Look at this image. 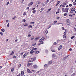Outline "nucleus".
Segmentation results:
<instances>
[{
  "label": "nucleus",
  "mask_w": 76,
  "mask_h": 76,
  "mask_svg": "<svg viewBox=\"0 0 76 76\" xmlns=\"http://www.w3.org/2000/svg\"><path fill=\"white\" fill-rule=\"evenodd\" d=\"M45 39V38L43 37L40 39L39 40V42H40V43H39L38 45H40V44H44L43 40Z\"/></svg>",
  "instance_id": "obj_1"
},
{
  "label": "nucleus",
  "mask_w": 76,
  "mask_h": 76,
  "mask_svg": "<svg viewBox=\"0 0 76 76\" xmlns=\"http://www.w3.org/2000/svg\"><path fill=\"white\" fill-rule=\"evenodd\" d=\"M69 8H66L64 10H63L62 11L63 12H66L68 13V10H69Z\"/></svg>",
  "instance_id": "obj_2"
},
{
  "label": "nucleus",
  "mask_w": 76,
  "mask_h": 76,
  "mask_svg": "<svg viewBox=\"0 0 76 76\" xmlns=\"http://www.w3.org/2000/svg\"><path fill=\"white\" fill-rule=\"evenodd\" d=\"M37 48H33L31 50V51H30V53L31 54H32L34 52L33 51L35 50H37Z\"/></svg>",
  "instance_id": "obj_3"
},
{
  "label": "nucleus",
  "mask_w": 76,
  "mask_h": 76,
  "mask_svg": "<svg viewBox=\"0 0 76 76\" xmlns=\"http://www.w3.org/2000/svg\"><path fill=\"white\" fill-rule=\"evenodd\" d=\"M71 10H72L70 11V13H73L74 12H75L76 9H75V8H73Z\"/></svg>",
  "instance_id": "obj_4"
},
{
  "label": "nucleus",
  "mask_w": 76,
  "mask_h": 76,
  "mask_svg": "<svg viewBox=\"0 0 76 76\" xmlns=\"http://www.w3.org/2000/svg\"><path fill=\"white\" fill-rule=\"evenodd\" d=\"M66 22L67 25H69L70 24V20H69V19H67L66 20Z\"/></svg>",
  "instance_id": "obj_5"
},
{
  "label": "nucleus",
  "mask_w": 76,
  "mask_h": 76,
  "mask_svg": "<svg viewBox=\"0 0 76 76\" xmlns=\"http://www.w3.org/2000/svg\"><path fill=\"white\" fill-rule=\"evenodd\" d=\"M65 2L66 3H63V5H66V4H67V3H68V2H67V1H66Z\"/></svg>",
  "instance_id": "obj_6"
},
{
  "label": "nucleus",
  "mask_w": 76,
  "mask_h": 76,
  "mask_svg": "<svg viewBox=\"0 0 76 76\" xmlns=\"http://www.w3.org/2000/svg\"><path fill=\"white\" fill-rule=\"evenodd\" d=\"M27 55H28V53H25V54H24V55H23V58H24Z\"/></svg>",
  "instance_id": "obj_7"
},
{
  "label": "nucleus",
  "mask_w": 76,
  "mask_h": 76,
  "mask_svg": "<svg viewBox=\"0 0 76 76\" xmlns=\"http://www.w3.org/2000/svg\"><path fill=\"white\" fill-rule=\"evenodd\" d=\"M52 57L53 58H56V56L54 54H52Z\"/></svg>",
  "instance_id": "obj_8"
},
{
  "label": "nucleus",
  "mask_w": 76,
  "mask_h": 76,
  "mask_svg": "<svg viewBox=\"0 0 76 76\" xmlns=\"http://www.w3.org/2000/svg\"><path fill=\"white\" fill-rule=\"evenodd\" d=\"M27 72L28 73H31L32 72L31 71H30V70L29 69H28L27 70Z\"/></svg>",
  "instance_id": "obj_9"
},
{
  "label": "nucleus",
  "mask_w": 76,
  "mask_h": 76,
  "mask_svg": "<svg viewBox=\"0 0 76 76\" xmlns=\"http://www.w3.org/2000/svg\"><path fill=\"white\" fill-rule=\"evenodd\" d=\"M33 2H31L28 4V6H29L30 7V6H31V5H32V4H33Z\"/></svg>",
  "instance_id": "obj_10"
},
{
  "label": "nucleus",
  "mask_w": 76,
  "mask_h": 76,
  "mask_svg": "<svg viewBox=\"0 0 76 76\" xmlns=\"http://www.w3.org/2000/svg\"><path fill=\"white\" fill-rule=\"evenodd\" d=\"M62 48V45H60L59 47L58 48V50H60Z\"/></svg>",
  "instance_id": "obj_11"
},
{
  "label": "nucleus",
  "mask_w": 76,
  "mask_h": 76,
  "mask_svg": "<svg viewBox=\"0 0 76 76\" xmlns=\"http://www.w3.org/2000/svg\"><path fill=\"white\" fill-rule=\"evenodd\" d=\"M36 57H34V58H31L32 60L33 61H35L36 60Z\"/></svg>",
  "instance_id": "obj_12"
},
{
  "label": "nucleus",
  "mask_w": 76,
  "mask_h": 76,
  "mask_svg": "<svg viewBox=\"0 0 76 76\" xmlns=\"http://www.w3.org/2000/svg\"><path fill=\"white\" fill-rule=\"evenodd\" d=\"M15 52L14 51H13L12 52V53H11V54H10V56H12V55H13L14 54V53Z\"/></svg>",
  "instance_id": "obj_13"
},
{
  "label": "nucleus",
  "mask_w": 76,
  "mask_h": 76,
  "mask_svg": "<svg viewBox=\"0 0 76 76\" xmlns=\"http://www.w3.org/2000/svg\"><path fill=\"white\" fill-rule=\"evenodd\" d=\"M32 64V63H29L28 64L27 66L28 67L30 65H31Z\"/></svg>",
  "instance_id": "obj_14"
},
{
  "label": "nucleus",
  "mask_w": 76,
  "mask_h": 76,
  "mask_svg": "<svg viewBox=\"0 0 76 76\" xmlns=\"http://www.w3.org/2000/svg\"><path fill=\"white\" fill-rule=\"evenodd\" d=\"M39 37H37L35 38V40L37 41L38 39H39Z\"/></svg>",
  "instance_id": "obj_15"
},
{
  "label": "nucleus",
  "mask_w": 76,
  "mask_h": 76,
  "mask_svg": "<svg viewBox=\"0 0 76 76\" xmlns=\"http://www.w3.org/2000/svg\"><path fill=\"white\" fill-rule=\"evenodd\" d=\"M60 6L61 7H65V6L63 5H61Z\"/></svg>",
  "instance_id": "obj_16"
},
{
  "label": "nucleus",
  "mask_w": 76,
  "mask_h": 76,
  "mask_svg": "<svg viewBox=\"0 0 76 76\" xmlns=\"http://www.w3.org/2000/svg\"><path fill=\"white\" fill-rule=\"evenodd\" d=\"M39 53V52L38 51H37L35 52V53L36 54H38Z\"/></svg>",
  "instance_id": "obj_17"
},
{
  "label": "nucleus",
  "mask_w": 76,
  "mask_h": 76,
  "mask_svg": "<svg viewBox=\"0 0 76 76\" xmlns=\"http://www.w3.org/2000/svg\"><path fill=\"white\" fill-rule=\"evenodd\" d=\"M34 67V68L37 69V65H35L33 66Z\"/></svg>",
  "instance_id": "obj_18"
},
{
  "label": "nucleus",
  "mask_w": 76,
  "mask_h": 76,
  "mask_svg": "<svg viewBox=\"0 0 76 76\" xmlns=\"http://www.w3.org/2000/svg\"><path fill=\"white\" fill-rule=\"evenodd\" d=\"M34 37H32L31 38V40H34Z\"/></svg>",
  "instance_id": "obj_19"
},
{
  "label": "nucleus",
  "mask_w": 76,
  "mask_h": 76,
  "mask_svg": "<svg viewBox=\"0 0 76 76\" xmlns=\"http://www.w3.org/2000/svg\"><path fill=\"white\" fill-rule=\"evenodd\" d=\"M51 63H52V61H48V64H51Z\"/></svg>",
  "instance_id": "obj_20"
},
{
  "label": "nucleus",
  "mask_w": 76,
  "mask_h": 76,
  "mask_svg": "<svg viewBox=\"0 0 76 76\" xmlns=\"http://www.w3.org/2000/svg\"><path fill=\"white\" fill-rule=\"evenodd\" d=\"M21 74L23 75H24V72L23 71L21 72Z\"/></svg>",
  "instance_id": "obj_21"
},
{
  "label": "nucleus",
  "mask_w": 76,
  "mask_h": 76,
  "mask_svg": "<svg viewBox=\"0 0 76 76\" xmlns=\"http://www.w3.org/2000/svg\"><path fill=\"white\" fill-rule=\"evenodd\" d=\"M75 38V36H73L72 37H70V39H72L74 38Z\"/></svg>",
  "instance_id": "obj_22"
},
{
  "label": "nucleus",
  "mask_w": 76,
  "mask_h": 76,
  "mask_svg": "<svg viewBox=\"0 0 76 76\" xmlns=\"http://www.w3.org/2000/svg\"><path fill=\"white\" fill-rule=\"evenodd\" d=\"M44 67L47 68L48 67V65L46 64L44 66Z\"/></svg>",
  "instance_id": "obj_23"
},
{
  "label": "nucleus",
  "mask_w": 76,
  "mask_h": 76,
  "mask_svg": "<svg viewBox=\"0 0 76 76\" xmlns=\"http://www.w3.org/2000/svg\"><path fill=\"white\" fill-rule=\"evenodd\" d=\"M0 34L1 35V36H2L3 35V33L1 32H0Z\"/></svg>",
  "instance_id": "obj_24"
},
{
  "label": "nucleus",
  "mask_w": 76,
  "mask_h": 76,
  "mask_svg": "<svg viewBox=\"0 0 76 76\" xmlns=\"http://www.w3.org/2000/svg\"><path fill=\"white\" fill-rule=\"evenodd\" d=\"M1 31L2 32H4V31H5V30L4 29H2L1 30Z\"/></svg>",
  "instance_id": "obj_25"
},
{
  "label": "nucleus",
  "mask_w": 76,
  "mask_h": 76,
  "mask_svg": "<svg viewBox=\"0 0 76 76\" xmlns=\"http://www.w3.org/2000/svg\"><path fill=\"white\" fill-rule=\"evenodd\" d=\"M66 35H63V37L65 39L66 38Z\"/></svg>",
  "instance_id": "obj_26"
},
{
  "label": "nucleus",
  "mask_w": 76,
  "mask_h": 76,
  "mask_svg": "<svg viewBox=\"0 0 76 76\" xmlns=\"http://www.w3.org/2000/svg\"><path fill=\"white\" fill-rule=\"evenodd\" d=\"M45 34H47L48 33V30H46V31L45 32Z\"/></svg>",
  "instance_id": "obj_27"
},
{
  "label": "nucleus",
  "mask_w": 76,
  "mask_h": 76,
  "mask_svg": "<svg viewBox=\"0 0 76 76\" xmlns=\"http://www.w3.org/2000/svg\"><path fill=\"white\" fill-rule=\"evenodd\" d=\"M57 43L56 42H54V43H53V45H57Z\"/></svg>",
  "instance_id": "obj_28"
},
{
  "label": "nucleus",
  "mask_w": 76,
  "mask_h": 76,
  "mask_svg": "<svg viewBox=\"0 0 76 76\" xmlns=\"http://www.w3.org/2000/svg\"><path fill=\"white\" fill-rule=\"evenodd\" d=\"M32 12H33V13H35V12H36V10H34Z\"/></svg>",
  "instance_id": "obj_29"
},
{
  "label": "nucleus",
  "mask_w": 76,
  "mask_h": 76,
  "mask_svg": "<svg viewBox=\"0 0 76 76\" xmlns=\"http://www.w3.org/2000/svg\"><path fill=\"white\" fill-rule=\"evenodd\" d=\"M26 12H25L23 14V15H24V16H25L26 15Z\"/></svg>",
  "instance_id": "obj_30"
},
{
  "label": "nucleus",
  "mask_w": 76,
  "mask_h": 76,
  "mask_svg": "<svg viewBox=\"0 0 76 76\" xmlns=\"http://www.w3.org/2000/svg\"><path fill=\"white\" fill-rule=\"evenodd\" d=\"M24 26H28V24L25 23L24 25Z\"/></svg>",
  "instance_id": "obj_31"
},
{
  "label": "nucleus",
  "mask_w": 76,
  "mask_h": 76,
  "mask_svg": "<svg viewBox=\"0 0 76 76\" xmlns=\"http://www.w3.org/2000/svg\"><path fill=\"white\" fill-rule=\"evenodd\" d=\"M28 28H32V26L31 25L28 26Z\"/></svg>",
  "instance_id": "obj_32"
},
{
  "label": "nucleus",
  "mask_w": 76,
  "mask_h": 76,
  "mask_svg": "<svg viewBox=\"0 0 76 76\" xmlns=\"http://www.w3.org/2000/svg\"><path fill=\"white\" fill-rule=\"evenodd\" d=\"M11 71L12 72H13L14 71V68H12V69H11Z\"/></svg>",
  "instance_id": "obj_33"
},
{
  "label": "nucleus",
  "mask_w": 76,
  "mask_h": 76,
  "mask_svg": "<svg viewBox=\"0 0 76 76\" xmlns=\"http://www.w3.org/2000/svg\"><path fill=\"white\" fill-rule=\"evenodd\" d=\"M30 23L31 24H34V23H35V22H31Z\"/></svg>",
  "instance_id": "obj_34"
},
{
  "label": "nucleus",
  "mask_w": 76,
  "mask_h": 76,
  "mask_svg": "<svg viewBox=\"0 0 76 76\" xmlns=\"http://www.w3.org/2000/svg\"><path fill=\"white\" fill-rule=\"evenodd\" d=\"M36 43H33V44L32 45H33V46H34V45H36Z\"/></svg>",
  "instance_id": "obj_35"
},
{
  "label": "nucleus",
  "mask_w": 76,
  "mask_h": 76,
  "mask_svg": "<svg viewBox=\"0 0 76 76\" xmlns=\"http://www.w3.org/2000/svg\"><path fill=\"white\" fill-rule=\"evenodd\" d=\"M51 51H52V52H53V53L55 52V51L54 50H51Z\"/></svg>",
  "instance_id": "obj_36"
},
{
  "label": "nucleus",
  "mask_w": 76,
  "mask_h": 76,
  "mask_svg": "<svg viewBox=\"0 0 76 76\" xmlns=\"http://www.w3.org/2000/svg\"><path fill=\"white\" fill-rule=\"evenodd\" d=\"M37 3L38 4H40V3H41V2H40L39 1H37Z\"/></svg>",
  "instance_id": "obj_37"
},
{
  "label": "nucleus",
  "mask_w": 76,
  "mask_h": 76,
  "mask_svg": "<svg viewBox=\"0 0 76 76\" xmlns=\"http://www.w3.org/2000/svg\"><path fill=\"white\" fill-rule=\"evenodd\" d=\"M73 4L74 5H76V3H75V2L73 3Z\"/></svg>",
  "instance_id": "obj_38"
},
{
  "label": "nucleus",
  "mask_w": 76,
  "mask_h": 76,
  "mask_svg": "<svg viewBox=\"0 0 76 76\" xmlns=\"http://www.w3.org/2000/svg\"><path fill=\"white\" fill-rule=\"evenodd\" d=\"M26 21V20L25 19H24L23 21V22H25V21Z\"/></svg>",
  "instance_id": "obj_39"
},
{
  "label": "nucleus",
  "mask_w": 76,
  "mask_h": 76,
  "mask_svg": "<svg viewBox=\"0 0 76 76\" xmlns=\"http://www.w3.org/2000/svg\"><path fill=\"white\" fill-rule=\"evenodd\" d=\"M51 10V9L50 8L49 9L48 11V12H49V11H50V10Z\"/></svg>",
  "instance_id": "obj_40"
},
{
  "label": "nucleus",
  "mask_w": 76,
  "mask_h": 76,
  "mask_svg": "<svg viewBox=\"0 0 76 76\" xmlns=\"http://www.w3.org/2000/svg\"><path fill=\"white\" fill-rule=\"evenodd\" d=\"M69 6H70V7H72V4H69Z\"/></svg>",
  "instance_id": "obj_41"
},
{
  "label": "nucleus",
  "mask_w": 76,
  "mask_h": 76,
  "mask_svg": "<svg viewBox=\"0 0 76 76\" xmlns=\"http://www.w3.org/2000/svg\"><path fill=\"white\" fill-rule=\"evenodd\" d=\"M60 1H59L57 2V3H58V4H59V3H60Z\"/></svg>",
  "instance_id": "obj_42"
},
{
  "label": "nucleus",
  "mask_w": 76,
  "mask_h": 76,
  "mask_svg": "<svg viewBox=\"0 0 76 76\" xmlns=\"http://www.w3.org/2000/svg\"><path fill=\"white\" fill-rule=\"evenodd\" d=\"M75 75V73H73L72 74V76H74Z\"/></svg>",
  "instance_id": "obj_43"
},
{
  "label": "nucleus",
  "mask_w": 76,
  "mask_h": 76,
  "mask_svg": "<svg viewBox=\"0 0 76 76\" xmlns=\"http://www.w3.org/2000/svg\"><path fill=\"white\" fill-rule=\"evenodd\" d=\"M9 2H8L7 3V6H8V4H9Z\"/></svg>",
  "instance_id": "obj_44"
},
{
  "label": "nucleus",
  "mask_w": 76,
  "mask_h": 76,
  "mask_svg": "<svg viewBox=\"0 0 76 76\" xmlns=\"http://www.w3.org/2000/svg\"><path fill=\"white\" fill-rule=\"evenodd\" d=\"M48 50H45V52L46 53H48Z\"/></svg>",
  "instance_id": "obj_45"
},
{
  "label": "nucleus",
  "mask_w": 76,
  "mask_h": 76,
  "mask_svg": "<svg viewBox=\"0 0 76 76\" xmlns=\"http://www.w3.org/2000/svg\"><path fill=\"white\" fill-rule=\"evenodd\" d=\"M67 13H65L64 14V16H66Z\"/></svg>",
  "instance_id": "obj_46"
},
{
  "label": "nucleus",
  "mask_w": 76,
  "mask_h": 76,
  "mask_svg": "<svg viewBox=\"0 0 76 76\" xmlns=\"http://www.w3.org/2000/svg\"><path fill=\"white\" fill-rule=\"evenodd\" d=\"M16 18V16H15L14 17L12 18V19H15Z\"/></svg>",
  "instance_id": "obj_47"
},
{
  "label": "nucleus",
  "mask_w": 76,
  "mask_h": 76,
  "mask_svg": "<svg viewBox=\"0 0 76 76\" xmlns=\"http://www.w3.org/2000/svg\"><path fill=\"white\" fill-rule=\"evenodd\" d=\"M57 23V21H55L54 22V23Z\"/></svg>",
  "instance_id": "obj_48"
},
{
  "label": "nucleus",
  "mask_w": 76,
  "mask_h": 76,
  "mask_svg": "<svg viewBox=\"0 0 76 76\" xmlns=\"http://www.w3.org/2000/svg\"><path fill=\"white\" fill-rule=\"evenodd\" d=\"M35 7L33 9H32V10H35Z\"/></svg>",
  "instance_id": "obj_49"
},
{
  "label": "nucleus",
  "mask_w": 76,
  "mask_h": 76,
  "mask_svg": "<svg viewBox=\"0 0 76 76\" xmlns=\"http://www.w3.org/2000/svg\"><path fill=\"white\" fill-rule=\"evenodd\" d=\"M7 26L8 27H9V23H8V24L7 25Z\"/></svg>",
  "instance_id": "obj_50"
},
{
  "label": "nucleus",
  "mask_w": 76,
  "mask_h": 76,
  "mask_svg": "<svg viewBox=\"0 0 76 76\" xmlns=\"http://www.w3.org/2000/svg\"><path fill=\"white\" fill-rule=\"evenodd\" d=\"M66 32H64V35H66Z\"/></svg>",
  "instance_id": "obj_51"
},
{
  "label": "nucleus",
  "mask_w": 76,
  "mask_h": 76,
  "mask_svg": "<svg viewBox=\"0 0 76 76\" xmlns=\"http://www.w3.org/2000/svg\"><path fill=\"white\" fill-rule=\"evenodd\" d=\"M31 71H32L31 72H34V70H32Z\"/></svg>",
  "instance_id": "obj_52"
},
{
  "label": "nucleus",
  "mask_w": 76,
  "mask_h": 76,
  "mask_svg": "<svg viewBox=\"0 0 76 76\" xmlns=\"http://www.w3.org/2000/svg\"><path fill=\"white\" fill-rule=\"evenodd\" d=\"M6 22H9V20H6Z\"/></svg>",
  "instance_id": "obj_53"
},
{
  "label": "nucleus",
  "mask_w": 76,
  "mask_h": 76,
  "mask_svg": "<svg viewBox=\"0 0 76 76\" xmlns=\"http://www.w3.org/2000/svg\"><path fill=\"white\" fill-rule=\"evenodd\" d=\"M69 51H72V48H70V49H69Z\"/></svg>",
  "instance_id": "obj_54"
},
{
  "label": "nucleus",
  "mask_w": 76,
  "mask_h": 76,
  "mask_svg": "<svg viewBox=\"0 0 76 76\" xmlns=\"http://www.w3.org/2000/svg\"><path fill=\"white\" fill-rule=\"evenodd\" d=\"M42 6H45V4H44L42 5Z\"/></svg>",
  "instance_id": "obj_55"
},
{
  "label": "nucleus",
  "mask_w": 76,
  "mask_h": 76,
  "mask_svg": "<svg viewBox=\"0 0 76 76\" xmlns=\"http://www.w3.org/2000/svg\"><path fill=\"white\" fill-rule=\"evenodd\" d=\"M60 13L59 12H57L56 13V14H57V13Z\"/></svg>",
  "instance_id": "obj_56"
},
{
  "label": "nucleus",
  "mask_w": 76,
  "mask_h": 76,
  "mask_svg": "<svg viewBox=\"0 0 76 76\" xmlns=\"http://www.w3.org/2000/svg\"><path fill=\"white\" fill-rule=\"evenodd\" d=\"M26 9H29V7H27L26 8Z\"/></svg>",
  "instance_id": "obj_57"
},
{
  "label": "nucleus",
  "mask_w": 76,
  "mask_h": 76,
  "mask_svg": "<svg viewBox=\"0 0 76 76\" xmlns=\"http://www.w3.org/2000/svg\"><path fill=\"white\" fill-rule=\"evenodd\" d=\"M49 1H50V0H48L47 1V3H48Z\"/></svg>",
  "instance_id": "obj_58"
},
{
  "label": "nucleus",
  "mask_w": 76,
  "mask_h": 76,
  "mask_svg": "<svg viewBox=\"0 0 76 76\" xmlns=\"http://www.w3.org/2000/svg\"><path fill=\"white\" fill-rule=\"evenodd\" d=\"M24 1V0H22L21 3H23Z\"/></svg>",
  "instance_id": "obj_59"
},
{
  "label": "nucleus",
  "mask_w": 76,
  "mask_h": 76,
  "mask_svg": "<svg viewBox=\"0 0 76 76\" xmlns=\"http://www.w3.org/2000/svg\"><path fill=\"white\" fill-rule=\"evenodd\" d=\"M16 58V56H14L12 58Z\"/></svg>",
  "instance_id": "obj_60"
},
{
  "label": "nucleus",
  "mask_w": 76,
  "mask_h": 76,
  "mask_svg": "<svg viewBox=\"0 0 76 76\" xmlns=\"http://www.w3.org/2000/svg\"><path fill=\"white\" fill-rule=\"evenodd\" d=\"M30 36H31V35H30V34L28 35V37H30Z\"/></svg>",
  "instance_id": "obj_61"
},
{
  "label": "nucleus",
  "mask_w": 76,
  "mask_h": 76,
  "mask_svg": "<svg viewBox=\"0 0 76 76\" xmlns=\"http://www.w3.org/2000/svg\"><path fill=\"white\" fill-rule=\"evenodd\" d=\"M69 16H72V15H69Z\"/></svg>",
  "instance_id": "obj_62"
},
{
  "label": "nucleus",
  "mask_w": 76,
  "mask_h": 76,
  "mask_svg": "<svg viewBox=\"0 0 76 76\" xmlns=\"http://www.w3.org/2000/svg\"><path fill=\"white\" fill-rule=\"evenodd\" d=\"M59 18H60L59 17H57L56 18V19H59Z\"/></svg>",
  "instance_id": "obj_63"
},
{
  "label": "nucleus",
  "mask_w": 76,
  "mask_h": 76,
  "mask_svg": "<svg viewBox=\"0 0 76 76\" xmlns=\"http://www.w3.org/2000/svg\"><path fill=\"white\" fill-rule=\"evenodd\" d=\"M69 7V5H67L66 6V7Z\"/></svg>",
  "instance_id": "obj_64"
}]
</instances>
